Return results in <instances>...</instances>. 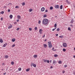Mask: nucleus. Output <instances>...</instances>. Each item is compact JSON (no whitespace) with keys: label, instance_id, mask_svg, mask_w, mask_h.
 I'll return each mask as SVG.
<instances>
[{"label":"nucleus","instance_id":"8fccbe9b","mask_svg":"<svg viewBox=\"0 0 75 75\" xmlns=\"http://www.w3.org/2000/svg\"><path fill=\"white\" fill-rule=\"evenodd\" d=\"M73 74H74V75H75V71L73 72Z\"/></svg>","mask_w":75,"mask_h":75},{"label":"nucleus","instance_id":"393cba45","mask_svg":"<svg viewBox=\"0 0 75 75\" xmlns=\"http://www.w3.org/2000/svg\"><path fill=\"white\" fill-rule=\"evenodd\" d=\"M8 55H6L5 56V58H8Z\"/></svg>","mask_w":75,"mask_h":75},{"label":"nucleus","instance_id":"473e14b6","mask_svg":"<svg viewBox=\"0 0 75 75\" xmlns=\"http://www.w3.org/2000/svg\"><path fill=\"white\" fill-rule=\"evenodd\" d=\"M0 14H4V11H2L0 13Z\"/></svg>","mask_w":75,"mask_h":75},{"label":"nucleus","instance_id":"bf43d9fd","mask_svg":"<svg viewBox=\"0 0 75 75\" xmlns=\"http://www.w3.org/2000/svg\"><path fill=\"white\" fill-rule=\"evenodd\" d=\"M47 41V39H45V40H44V41L45 42V41Z\"/></svg>","mask_w":75,"mask_h":75},{"label":"nucleus","instance_id":"aec40b11","mask_svg":"<svg viewBox=\"0 0 75 75\" xmlns=\"http://www.w3.org/2000/svg\"><path fill=\"white\" fill-rule=\"evenodd\" d=\"M33 57H34V58H37V54H35L33 56Z\"/></svg>","mask_w":75,"mask_h":75},{"label":"nucleus","instance_id":"5701e85b","mask_svg":"<svg viewBox=\"0 0 75 75\" xmlns=\"http://www.w3.org/2000/svg\"><path fill=\"white\" fill-rule=\"evenodd\" d=\"M63 51H64V52H65L66 51V49H65V48H64L63 49Z\"/></svg>","mask_w":75,"mask_h":75},{"label":"nucleus","instance_id":"680f3d73","mask_svg":"<svg viewBox=\"0 0 75 75\" xmlns=\"http://www.w3.org/2000/svg\"><path fill=\"white\" fill-rule=\"evenodd\" d=\"M9 4H11H11H12L11 3H10L9 4H8V5H9Z\"/></svg>","mask_w":75,"mask_h":75},{"label":"nucleus","instance_id":"c85d7f7f","mask_svg":"<svg viewBox=\"0 0 75 75\" xmlns=\"http://www.w3.org/2000/svg\"><path fill=\"white\" fill-rule=\"evenodd\" d=\"M34 29H35V31H37V30L38 29L37 27H35V28Z\"/></svg>","mask_w":75,"mask_h":75},{"label":"nucleus","instance_id":"a211bd4d","mask_svg":"<svg viewBox=\"0 0 75 75\" xmlns=\"http://www.w3.org/2000/svg\"><path fill=\"white\" fill-rule=\"evenodd\" d=\"M30 68H28V69H26V71L27 72H28V71H30Z\"/></svg>","mask_w":75,"mask_h":75},{"label":"nucleus","instance_id":"bb28decb","mask_svg":"<svg viewBox=\"0 0 75 75\" xmlns=\"http://www.w3.org/2000/svg\"><path fill=\"white\" fill-rule=\"evenodd\" d=\"M59 30H60V29L59 28H58L56 30L57 31H59Z\"/></svg>","mask_w":75,"mask_h":75},{"label":"nucleus","instance_id":"9b49d317","mask_svg":"<svg viewBox=\"0 0 75 75\" xmlns=\"http://www.w3.org/2000/svg\"><path fill=\"white\" fill-rule=\"evenodd\" d=\"M0 42L1 43H3V41L2 40V38L0 39Z\"/></svg>","mask_w":75,"mask_h":75},{"label":"nucleus","instance_id":"f03ea898","mask_svg":"<svg viewBox=\"0 0 75 75\" xmlns=\"http://www.w3.org/2000/svg\"><path fill=\"white\" fill-rule=\"evenodd\" d=\"M48 47L50 48H51L52 47V45L51 44V41L49 42H48Z\"/></svg>","mask_w":75,"mask_h":75},{"label":"nucleus","instance_id":"4c0bfd02","mask_svg":"<svg viewBox=\"0 0 75 75\" xmlns=\"http://www.w3.org/2000/svg\"><path fill=\"white\" fill-rule=\"evenodd\" d=\"M54 27H57V23H55L54 24Z\"/></svg>","mask_w":75,"mask_h":75},{"label":"nucleus","instance_id":"f3484780","mask_svg":"<svg viewBox=\"0 0 75 75\" xmlns=\"http://www.w3.org/2000/svg\"><path fill=\"white\" fill-rule=\"evenodd\" d=\"M66 2H67L68 4H70V2H69V1H68L67 0L66 1Z\"/></svg>","mask_w":75,"mask_h":75},{"label":"nucleus","instance_id":"338daca9","mask_svg":"<svg viewBox=\"0 0 75 75\" xmlns=\"http://www.w3.org/2000/svg\"><path fill=\"white\" fill-rule=\"evenodd\" d=\"M5 44L6 45H7V43H6Z\"/></svg>","mask_w":75,"mask_h":75},{"label":"nucleus","instance_id":"3c124183","mask_svg":"<svg viewBox=\"0 0 75 75\" xmlns=\"http://www.w3.org/2000/svg\"><path fill=\"white\" fill-rule=\"evenodd\" d=\"M52 68H53V67H52V66H51L50 68L52 69Z\"/></svg>","mask_w":75,"mask_h":75},{"label":"nucleus","instance_id":"c03bdc74","mask_svg":"<svg viewBox=\"0 0 75 75\" xmlns=\"http://www.w3.org/2000/svg\"><path fill=\"white\" fill-rule=\"evenodd\" d=\"M6 45L5 44H4V45H3V47H6Z\"/></svg>","mask_w":75,"mask_h":75},{"label":"nucleus","instance_id":"09e8293b","mask_svg":"<svg viewBox=\"0 0 75 75\" xmlns=\"http://www.w3.org/2000/svg\"><path fill=\"white\" fill-rule=\"evenodd\" d=\"M3 20V18L1 17V21H2V20Z\"/></svg>","mask_w":75,"mask_h":75},{"label":"nucleus","instance_id":"49530a36","mask_svg":"<svg viewBox=\"0 0 75 75\" xmlns=\"http://www.w3.org/2000/svg\"><path fill=\"white\" fill-rule=\"evenodd\" d=\"M64 67L65 68H66V67H67V65H65Z\"/></svg>","mask_w":75,"mask_h":75},{"label":"nucleus","instance_id":"6ab92c4d","mask_svg":"<svg viewBox=\"0 0 75 75\" xmlns=\"http://www.w3.org/2000/svg\"><path fill=\"white\" fill-rule=\"evenodd\" d=\"M54 57H58V56L57 54H54Z\"/></svg>","mask_w":75,"mask_h":75},{"label":"nucleus","instance_id":"5fc2aeb1","mask_svg":"<svg viewBox=\"0 0 75 75\" xmlns=\"http://www.w3.org/2000/svg\"><path fill=\"white\" fill-rule=\"evenodd\" d=\"M53 51H56V49H54Z\"/></svg>","mask_w":75,"mask_h":75},{"label":"nucleus","instance_id":"b1692460","mask_svg":"<svg viewBox=\"0 0 75 75\" xmlns=\"http://www.w3.org/2000/svg\"><path fill=\"white\" fill-rule=\"evenodd\" d=\"M62 7H63L62 5H61L60 7V9H62Z\"/></svg>","mask_w":75,"mask_h":75},{"label":"nucleus","instance_id":"4468645a","mask_svg":"<svg viewBox=\"0 0 75 75\" xmlns=\"http://www.w3.org/2000/svg\"><path fill=\"white\" fill-rule=\"evenodd\" d=\"M9 17H10V19H12V18H13V15H10V16H9Z\"/></svg>","mask_w":75,"mask_h":75},{"label":"nucleus","instance_id":"6e6552de","mask_svg":"<svg viewBox=\"0 0 75 75\" xmlns=\"http://www.w3.org/2000/svg\"><path fill=\"white\" fill-rule=\"evenodd\" d=\"M74 19H72L70 23H71V24H73V23H74Z\"/></svg>","mask_w":75,"mask_h":75},{"label":"nucleus","instance_id":"864d4df0","mask_svg":"<svg viewBox=\"0 0 75 75\" xmlns=\"http://www.w3.org/2000/svg\"><path fill=\"white\" fill-rule=\"evenodd\" d=\"M16 21L17 22H18V21H19V20H17Z\"/></svg>","mask_w":75,"mask_h":75},{"label":"nucleus","instance_id":"79ce46f5","mask_svg":"<svg viewBox=\"0 0 75 75\" xmlns=\"http://www.w3.org/2000/svg\"><path fill=\"white\" fill-rule=\"evenodd\" d=\"M47 15H44V17L45 18V17H47Z\"/></svg>","mask_w":75,"mask_h":75},{"label":"nucleus","instance_id":"e433bc0d","mask_svg":"<svg viewBox=\"0 0 75 75\" xmlns=\"http://www.w3.org/2000/svg\"><path fill=\"white\" fill-rule=\"evenodd\" d=\"M29 29L30 31H32V28H29Z\"/></svg>","mask_w":75,"mask_h":75},{"label":"nucleus","instance_id":"a878e982","mask_svg":"<svg viewBox=\"0 0 75 75\" xmlns=\"http://www.w3.org/2000/svg\"><path fill=\"white\" fill-rule=\"evenodd\" d=\"M68 30H69V31H71V28H68Z\"/></svg>","mask_w":75,"mask_h":75},{"label":"nucleus","instance_id":"052dcab7","mask_svg":"<svg viewBox=\"0 0 75 75\" xmlns=\"http://www.w3.org/2000/svg\"><path fill=\"white\" fill-rule=\"evenodd\" d=\"M6 72L4 73V75H6Z\"/></svg>","mask_w":75,"mask_h":75},{"label":"nucleus","instance_id":"58836bf2","mask_svg":"<svg viewBox=\"0 0 75 75\" xmlns=\"http://www.w3.org/2000/svg\"><path fill=\"white\" fill-rule=\"evenodd\" d=\"M8 13H10V9H9L8 10Z\"/></svg>","mask_w":75,"mask_h":75},{"label":"nucleus","instance_id":"c756f323","mask_svg":"<svg viewBox=\"0 0 75 75\" xmlns=\"http://www.w3.org/2000/svg\"><path fill=\"white\" fill-rule=\"evenodd\" d=\"M11 64L12 65H14V62H11Z\"/></svg>","mask_w":75,"mask_h":75},{"label":"nucleus","instance_id":"ea45409f","mask_svg":"<svg viewBox=\"0 0 75 75\" xmlns=\"http://www.w3.org/2000/svg\"><path fill=\"white\" fill-rule=\"evenodd\" d=\"M19 7L18 6H16L15 7V8H19Z\"/></svg>","mask_w":75,"mask_h":75},{"label":"nucleus","instance_id":"7ed1b4c3","mask_svg":"<svg viewBox=\"0 0 75 75\" xmlns=\"http://www.w3.org/2000/svg\"><path fill=\"white\" fill-rule=\"evenodd\" d=\"M54 7L56 9L59 8V6L58 5H55Z\"/></svg>","mask_w":75,"mask_h":75},{"label":"nucleus","instance_id":"dca6fc26","mask_svg":"<svg viewBox=\"0 0 75 75\" xmlns=\"http://www.w3.org/2000/svg\"><path fill=\"white\" fill-rule=\"evenodd\" d=\"M32 65L34 67H36V64H33Z\"/></svg>","mask_w":75,"mask_h":75},{"label":"nucleus","instance_id":"1a4fd4ad","mask_svg":"<svg viewBox=\"0 0 75 75\" xmlns=\"http://www.w3.org/2000/svg\"><path fill=\"white\" fill-rule=\"evenodd\" d=\"M43 46L45 48H47V45L46 44H43Z\"/></svg>","mask_w":75,"mask_h":75},{"label":"nucleus","instance_id":"f8f14e48","mask_svg":"<svg viewBox=\"0 0 75 75\" xmlns=\"http://www.w3.org/2000/svg\"><path fill=\"white\" fill-rule=\"evenodd\" d=\"M18 19H20V18H21V16L20 15H18L17 17Z\"/></svg>","mask_w":75,"mask_h":75},{"label":"nucleus","instance_id":"4be33fe9","mask_svg":"<svg viewBox=\"0 0 75 75\" xmlns=\"http://www.w3.org/2000/svg\"><path fill=\"white\" fill-rule=\"evenodd\" d=\"M50 10H53V7L52 6H51L50 7Z\"/></svg>","mask_w":75,"mask_h":75},{"label":"nucleus","instance_id":"37998d69","mask_svg":"<svg viewBox=\"0 0 75 75\" xmlns=\"http://www.w3.org/2000/svg\"><path fill=\"white\" fill-rule=\"evenodd\" d=\"M2 65H4L5 64V63H2Z\"/></svg>","mask_w":75,"mask_h":75},{"label":"nucleus","instance_id":"c9c22d12","mask_svg":"<svg viewBox=\"0 0 75 75\" xmlns=\"http://www.w3.org/2000/svg\"><path fill=\"white\" fill-rule=\"evenodd\" d=\"M20 30V28H18L16 29V30H17V31H18Z\"/></svg>","mask_w":75,"mask_h":75},{"label":"nucleus","instance_id":"412c9836","mask_svg":"<svg viewBox=\"0 0 75 75\" xmlns=\"http://www.w3.org/2000/svg\"><path fill=\"white\" fill-rule=\"evenodd\" d=\"M61 63H62V61H59L58 62V64H61Z\"/></svg>","mask_w":75,"mask_h":75},{"label":"nucleus","instance_id":"a19ab883","mask_svg":"<svg viewBox=\"0 0 75 75\" xmlns=\"http://www.w3.org/2000/svg\"><path fill=\"white\" fill-rule=\"evenodd\" d=\"M38 23L39 24H41V21H39Z\"/></svg>","mask_w":75,"mask_h":75},{"label":"nucleus","instance_id":"ddd939ff","mask_svg":"<svg viewBox=\"0 0 75 75\" xmlns=\"http://www.w3.org/2000/svg\"><path fill=\"white\" fill-rule=\"evenodd\" d=\"M16 41V39L13 38L12 39V42H14Z\"/></svg>","mask_w":75,"mask_h":75},{"label":"nucleus","instance_id":"4d7b16f0","mask_svg":"<svg viewBox=\"0 0 75 75\" xmlns=\"http://www.w3.org/2000/svg\"><path fill=\"white\" fill-rule=\"evenodd\" d=\"M54 50V47H53L52 48V50Z\"/></svg>","mask_w":75,"mask_h":75},{"label":"nucleus","instance_id":"69168bd1","mask_svg":"<svg viewBox=\"0 0 75 75\" xmlns=\"http://www.w3.org/2000/svg\"><path fill=\"white\" fill-rule=\"evenodd\" d=\"M52 61V60H50V63H51Z\"/></svg>","mask_w":75,"mask_h":75},{"label":"nucleus","instance_id":"f704fd0d","mask_svg":"<svg viewBox=\"0 0 75 75\" xmlns=\"http://www.w3.org/2000/svg\"><path fill=\"white\" fill-rule=\"evenodd\" d=\"M15 47V44L13 45H12V47Z\"/></svg>","mask_w":75,"mask_h":75},{"label":"nucleus","instance_id":"a18cd8bd","mask_svg":"<svg viewBox=\"0 0 75 75\" xmlns=\"http://www.w3.org/2000/svg\"><path fill=\"white\" fill-rule=\"evenodd\" d=\"M45 12H48V10H47V9H46L45 10Z\"/></svg>","mask_w":75,"mask_h":75},{"label":"nucleus","instance_id":"f257e3e1","mask_svg":"<svg viewBox=\"0 0 75 75\" xmlns=\"http://www.w3.org/2000/svg\"><path fill=\"white\" fill-rule=\"evenodd\" d=\"M48 19H44L42 21V24L45 25H46V24H48Z\"/></svg>","mask_w":75,"mask_h":75},{"label":"nucleus","instance_id":"2eb2a0df","mask_svg":"<svg viewBox=\"0 0 75 75\" xmlns=\"http://www.w3.org/2000/svg\"><path fill=\"white\" fill-rule=\"evenodd\" d=\"M29 11H30V12H31V11H33V9H30L29 10Z\"/></svg>","mask_w":75,"mask_h":75},{"label":"nucleus","instance_id":"0eeeda50","mask_svg":"<svg viewBox=\"0 0 75 75\" xmlns=\"http://www.w3.org/2000/svg\"><path fill=\"white\" fill-rule=\"evenodd\" d=\"M45 10V8L44 7H42L41 8V11H44Z\"/></svg>","mask_w":75,"mask_h":75},{"label":"nucleus","instance_id":"13d9d810","mask_svg":"<svg viewBox=\"0 0 75 75\" xmlns=\"http://www.w3.org/2000/svg\"><path fill=\"white\" fill-rule=\"evenodd\" d=\"M54 30H55V29H53L52 30L53 31H54Z\"/></svg>","mask_w":75,"mask_h":75},{"label":"nucleus","instance_id":"e2e57ef3","mask_svg":"<svg viewBox=\"0 0 75 75\" xmlns=\"http://www.w3.org/2000/svg\"><path fill=\"white\" fill-rule=\"evenodd\" d=\"M56 36H58V34H56Z\"/></svg>","mask_w":75,"mask_h":75},{"label":"nucleus","instance_id":"423d86ee","mask_svg":"<svg viewBox=\"0 0 75 75\" xmlns=\"http://www.w3.org/2000/svg\"><path fill=\"white\" fill-rule=\"evenodd\" d=\"M57 64V61L55 60H53V64L55 65V64Z\"/></svg>","mask_w":75,"mask_h":75},{"label":"nucleus","instance_id":"39448f33","mask_svg":"<svg viewBox=\"0 0 75 75\" xmlns=\"http://www.w3.org/2000/svg\"><path fill=\"white\" fill-rule=\"evenodd\" d=\"M43 30H42V29H40L39 30V32L40 33V34H42V32L43 31Z\"/></svg>","mask_w":75,"mask_h":75},{"label":"nucleus","instance_id":"72a5a7b5","mask_svg":"<svg viewBox=\"0 0 75 75\" xmlns=\"http://www.w3.org/2000/svg\"><path fill=\"white\" fill-rule=\"evenodd\" d=\"M60 38H63V36H59Z\"/></svg>","mask_w":75,"mask_h":75},{"label":"nucleus","instance_id":"774afa93","mask_svg":"<svg viewBox=\"0 0 75 75\" xmlns=\"http://www.w3.org/2000/svg\"><path fill=\"white\" fill-rule=\"evenodd\" d=\"M73 57L74 58H75V55H74Z\"/></svg>","mask_w":75,"mask_h":75},{"label":"nucleus","instance_id":"2f4dec72","mask_svg":"<svg viewBox=\"0 0 75 75\" xmlns=\"http://www.w3.org/2000/svg\"><path fill=\"white\" fill-rule=\"evenodd\" d=\"M43 61L45 62H46L47 61V60L45 59H44Z\"/></svg>","mask_w":75,"mask_h":75},{"label":"nucleus","instance_id":"7c9ffc66","mask_svg":"<svg viewBox=\"0 0 75 75\" xmlns=\"http://www.w3.org/2000/svg\"><path fill=\"white\" fill-rule=\"evenodd\" d=\"M22 5L23 6H25V2H23L22 3Z\"/></svg>","mask_w":75,"mask_h":75},{"label":"nucleus","instance_id":"603ef678","mask_svg":"<svg viewBox=\"0 0 75 75\" xmlns=\"http://www.w3.org/2000/svg\"><path fill=\"white\" fill-rule=\"evenodd\" d=\"M17 24V22H15L14 23V24Z\"/></svg>","mask_w":75,"mask_h":75},{"label":"nucleus","instance_id":"9d476101","mask_svg":"<svg viewBox=\"0 0 75 75\" xmlns=\"http://www.w3.org/2000/svg\"><path fill=\"white\" fill-rule=\"evenodd\" d=\"M13 27V25H11L10 26H9L8 27V29H10V28H11Z\"/></svg>","mask_w":75,"mask_h":75},{"label":"nucleus","instance_id":"6e6d98bb","mask_svg":"<svg viewBox=\"0 0 75 75\" xmlns=\"http://www.w3.org/2000/svg\"><path fill=\"white\" fill-rule=\"evenodd\" d=\"M45 37V35H44L43 36H42V37L43 38H44Z\"/></svg>","mask_w":75,"mask_h":75},{"label":"nucleus","instance_id":"0e129e2a","mask_svg":"<svg viewBox=\"0 0 75 75\" xmlns=\"http://www.w3.org/2000/svg\"><path fill=\"white\" fill-rule=\"evenodd\" d=\"M70 26H71V27H73V25H70Z\"/></svg>","mask_w":75,"mask_h":75},{"label":"nucleus","instance_id":"de8ad7c7","mask_svg":"<svg viewBox=\"0 0 75 75\" xmlns=\"http://www.w3.org/2000/svg\"><path fill=\"white\" fill-rule=\"evenodd\" d=\"M47 62L48 63H49V62H50V61H49V60H47Z\"/></svg>","mask_w":75,"mask_h":75},{"label":"nucleus","instance_id":"20e7f679","mask_svg":"<svg viewBox=\"0 0 75 75\" xmlns=\"http://www.w3.org/2000/svg\"><path fill=\"white\" fill-rule=\"evenodd\" d=\"M63 46L64 47H67V44L66 43H64L63 44Z\"/></svg>","mask_w":75,"mask_h":75},{"label":"nucleus","instance_id":"cd10ccee","mask_svg":"<svg viewBox=\"0 0 75 75\" xmlns=\"http://www.w3.org/2000/svg\"><path fill=\"white\" fill-rule=\"evenodd\" d=\"M18 70L19 71H21V68H19L18 69Z\"/></svg>","mask_w":75,"mask_h":75}]
</instances>
